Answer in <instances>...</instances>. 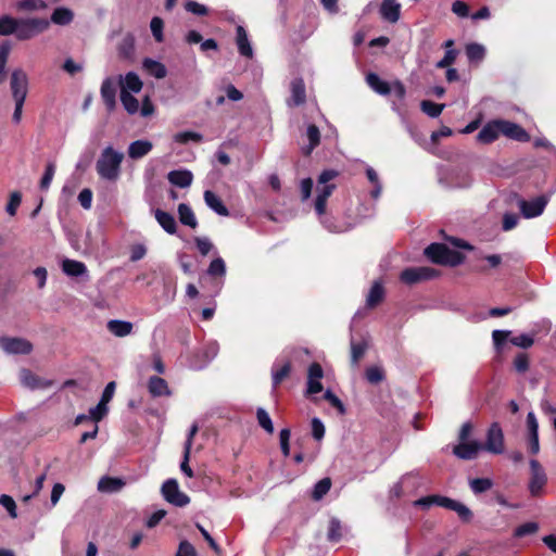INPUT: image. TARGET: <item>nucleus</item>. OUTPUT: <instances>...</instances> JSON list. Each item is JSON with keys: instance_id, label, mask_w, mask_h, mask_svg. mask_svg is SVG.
<instances>
[{"instance_id": "obj_3", "label": "nucleus", "mask_w": 556, "mask_h": 556, "mask_svg": "<svg viewBox=\"0 0 556 556\" xmlns=\"http://www.w3.org/2000/svg\"><path fill=\"white\" fill-rule=\"evenodd\" d=\"M339 173L334 169L324 170L318 177L317 197L315 200V211L321 216L326 213L327 200L336 189L334 184H328L334 179Z\"/></svg>"}, {"instance_id": "obj_48", "label": "nucleus", "mask_w": 556, "mask_h": 556, "mask_svg": "<svg viewBox=\"0 0 556 556\" xmlns=\"http://www.w3.org/2000/svg\"><path fill=\"white\" fill-rule=\"evenodd\" d=\"M55 173V164L49 162L46 166L45 174L40 180V189L48 190Z\"/></svg>"}, {"instance_id": "obj_20", "label": "nucleus", "mask_w": 556, "mask_h": 556, "mask_svg": "<svg viewBox=\"0 0 556 556\" xmlns=\"http://www.w3.org/2000/svg\"><path fill=\"white\" fill-rule=\"evenodd\" d=\"M106 328L113 336L124 338L131 334L134 325L127 320L111 319L108 321Z\"/></svg>"}, {"instance_id": "obj_12", "label": "nucleus", "mask_w": 556, "mask_h": 556, "mask_svg": "<svg viewBox=\"0 0 556 556\" xmlns=\"http://www.w3.org/2000/svg\"><path fill=\"white\" fill-rule=\"evenodd\" d=\"M483 451V446L478 441L459 442L453 447V454L464 460L477 458L478 454Z\"/></svg>"}, {"instance_id": "obj_10", "label": "nucleus", "mask_w": 556, "mask_h": 556, "mask_svg": "<svg viewBox=\"0 0 556 556\" xmlns=\"http://www.w3.org/2000/svg\"><path fill=\"white\" fill-rule=\"evenodd\" d=\"M10 87L14 101H25L28 91V77L21 70H14L11 74Z\"/></svg>"}, {"instance_id": "obj_51", "label": "nucleus", "mask_w": 556, "mask_h": 556, "mask_svg": "<svg viewBox=\"0 0 556 556\" xmlns=\"http://www.w3.org/2000/svg\"><path fill=\"white\" fill-rule=\"evenodd\" d=\"M194 243L197 245L198 251L203 256L207 255L214 248L211 240L206 237H195Z\"/></svg>"}, {"instance_id": "obj_46", "label": "nucleus", "mask_w": 556, "mask_h": 556, "mask_svg": "<svg viewBox=\"0 0 556 556\" xmlns=\"http://www.w3.org/2000/svg\"><path fill=\"white\" fill-rule=\"evenodd\" d=\"M493 486V482L489 478H476L470 481V488L473 493H482L490 490Z\"/></svg>"}, {"instance_id": "obj_26", "label": "nucleus", "mask_w": 556, "mask_h": 556, "mask_svg": "<svg viewBox=\"0 0 556 556\" xmlns=\"http://www.w3.org/2000/svg\"><path fill=\"white\" fill-rule=\"evenodd\" d=\"M366 83L378 94L388 96L391 92V84L382 80L376 73H369L366 76Z\"/></svg>"}, {"instance_id": "obj_44", "label": "nucleus", "mask_w": 556, "mask_h": 556, "mask_svg": "<svg viewBox=\"0 0 556 556\" xmlns=\"http://www.w3.org/2000/svg\"><path fill=\"white\" fill-rule=\"evenodd\" d=\"M365 376L367 381L371 384L380 383L386 377L383 369L379 366L368 367L366 369Z\"/></svg>"}, {"instance_id": "obj_61", "label": "nucleus", "mask_w": 556, "mask_h": 556, "mask_svg": "<svg viewBox=\"0 0 556 556\" xmlns=\"http://www.w3.org/2000/svg\"><path fill=\"white\" fill-rule=\"evenodd\" d=\"M0 505H2L11 515V517H16V505L14 500L7 494L0 496Z\"/></svg>"}, {"instance_id": "obj_17", "label": "nucleus", "mask_w": 556, "mask_h": 556, "mask_svg": "<svg viewBox=\"0 0 556 556\" xmlns=\"http://www.w3.org/2000/svg\"><path fill=\"white\" fill-rule=\"evenodd\" d=\"M379 13L382 20L394 24L401 17V4L397 0H382Z\"/></svg>"}, {"instance_id": "obj_23", "label": "nucleus", "mask_w": 556, "mask_h": 556, "mask_svg": "<svg viewBox=\"0 0 556 556\" xmlns=\"http://www.w3.org/2000/svg\"><path fill=\"white\" fill-rule=\"evenodd\" d=\"M116 88L111 78H106L101 85V97L109 111H113L116 105Z\"/></svg>"}, {"instance_id": "obj_39", "label": "nucleus", "mask_w": 556, "mask_h": 556, "mask_svg": "<svg viewBox=\"0 0 556 556\" xmlns=\"http://www.w3.org/2000/svg\"><path fill=\"white\" fill-rule=\"evenodd\" d=\"M207 275L211 277H224L226 275V264L222 257L214 258L206 270Z\"/></svg>"}, {"instance_id": "obj_59", "label": "nucleus", "mask_w": 556, "mask_h": 556, "mask_svg": "<svg viewBox=\"0 0 556 556\" xmlns=\"http://www.w3.org/2000/svg\"><path fill=\"white\" fill-rule=\"evenodd\" d=\"M324 396L333 407L339 410L341 415L345 414V407L342 401L334 393H332L330 390H327Z\"/></svg>"}, {"instance_id": "obj_55", "label": "nucleus", "mask_w": 556, "mask_h": 556, "mask_svg": "<svg viewBox=\"0 0 556 556\" xmlns=\"http://www.w3.org/2000/svg\"><path fill=\"white\" fill-rule=\"evenodd\" d=\"M341 523L338 519H332L329 525L328 540L337 542L341 539Z\"/></svg>"}, {"instance_id": "obj_40", "label": "nucleus", "mask_w": 556, "mask_h": 556, "mask_svg": "<svg viewBox=\"0 0 556 556\" xmlns=\"http://www.w3.org/2000/svg\"><path fill=\"white\" fill-rule=\"evenodd\" d=\"M306 135L309 141V146L304 150V153L308 155L319 144L320 132L317 126L309 125L307 127Z\"/></svg>"}, {"instance_id": "obj_41", "label": "nucleus", "mask_w": 556, "mask_h": 556, "mask_svg": "<svg viewBox=\"0 0 556 556\" xmlns=\"http://www.w3.org/2000/svg\"><path fill=\"white\" fill-rule=\"evenodd\" d=\"M121 101L129 114H136L138 112L139 102L131 93L121 90Z\"/></svg>"}, {"instance_id": "obj_1", "label": "nucleus", "mask_w": 556, "mask_h": 556, "mask_svg": "<svg viewBox=\"0 0 556 556\" xmlns=\"http://www.w3.org/2000/svg\"><path fill=\"white\" fill-rule=\"evenodd\" d=\"M123 161V152L115 150L112 146L104 148L96 163L98 175L102 179L116 181L121 176Z\"/></svg>"}, {"instance_id": "obj_22", "label": "nucleus", "mask_w": 556, "mask_h": 556, "mask_svg": "<svg viewBox=\"0 0 556 556\" xmlns=\"http://www.w3.org/2000/svg\"><path fill=\"white\" fill-rule=\"evenodd\" d=\"M236 33H237L236 41H237L239 53L242 56L252 59L253 58V49H252V46L250 43L248 34H247L244 27L241 25L237 26Z\"/></svg>"}, {"instance_id": "obj_21", "label": "nucleus", "mask_w": 556, "mask_h": 556, "mask_svg": "<svg viewBox=\"0 0 556 556\" xmlns=\"http://www.w3.org/2000/svg\"><path fill=\"white\" fill-rule=\"evenodd\" d=\"M168 181L179 188H187L192 184L193 175L188 169L170 170L167 175Z\"/></svg>"}, {"instance_id": "obj_38", "label": "nucleus", "mask_w": 556, "mask_h": 556, "mask_svg": "<svg viewBox=\"0 0 556 556\" xmlns=\"http://www.w3.org/2000/svg\"><path fill=\"white\" fill-rule=\"evenodd\" d=\"M47 3L43 0H20L16 3L18 11H42L47 9Z\"/></svg>"}, {"instance_id": "obj_56", "label": "nucleus", "mask_w": 556, "mask_h": 556, "mask_svg": "<svg viewBox=\"0 0 556 556\" xmlns=\"http://www.w3.org/2000/svg\"><path fill=\"white\" fill-rule=\"evenodd\" d=\"M510 342H511V344H514L516 346H519L522 349H528V348L532 346L534 340L531 336L522 333V334L511 338Z\"/></svg>"}, {"instance_id": "obj_64", "label": "nucleus", "mask_w": 556, "mask_h": 556, "mask_svg": "<svg viewBox=\"0 0 556 556\" xmlns=\"http://www.w3.org/2000/svg\"><path fill=\"white\" fill-rule=\"evenodd\" d=\"M176 556H197V552L191 543L182 541L179 544Z\"/></svg>"}, {"instance_id": "obj_34", "label": "nucleus", "mask_w": 556, "mask_h": 556, "mask_svg": "<svg viewBox=\"0 0 556 556\" xmlns=\"http://www.w3.org/2000/svg\"><path fill=\"white\" fill-rule=\"evenodd\" d=\"M18 18L10 15L0 16V35L10 36L16 34Z\"/></svg>"}, {"instance_id": "obj_31", "label": "nucleus", "mask_w": 556, "mask_h": 556, "mask_svg": "<svg viewBox=\"0 0 556 556\" xmlns=\"http://www.w3.org/2000/svg\"><path fill=\"white\" fill-rule=\"evenodd\" d=\"M178 217L182 225L189 226L192 229L198 227L195 215L188 204L180 203L178 205Z\"/></svg>"}, {"instance_id": "obj_58", "label": "nucleus", "mask_w": 556, "mask_h": 556, "mask_svg": "<svg viewBox=\"0 0 556 556\" xmlns=\"http://www.w3.org/2000/svg\"><path fill=\"white\" fill-rule=\"evenodd\" d=\"M185 9L188 12H190V13H192L194 15H199V16H203V15L207 14L206 7L201 4V3H198L195 1H188V2H186Z\"/></svg>"}, {"instance_id": "obj_11", "label": "nucleus", "mask_w": 556, "mask_h": 556, "mask_svg": "<svg viewBox=\"0 0 556 556\" xmlns=\"http://www.w3.org/2000/svg\"><path fill=\"white\" fill-rule=\"evenodd\" d=\"M0 346L8 354H29L33 351V344L23 338H0Z\"/></svg>"}, {"instance_id": "obj_9", "label": "nucleus", "mask_w": 556, "mask_h": 556, "mask_svg": "<svg viewBox=\"0 0 556 556\" xmlns=\"http://www.w3.org/2000/svg\"><path fill=\"white\" fill-rule=\"evenodd\" d=\"M438 276V271L431 267H410L401 273L400 279L406 285H415Z\"/></svg>"}, {"instance_id": "obj_32", "label": "nucleus", "mask_w": 556, "mask_h": 556, "mask_svg": "<svg viewBox=\"0 0 556 556\" xmlns=\"http://www.w3.org/2000/svg\"><path fill=\"white\" fill-rule=\"evenodd\" d=\"M125 485V482L119 478L103 477L98 483V490L101 492H117Z\"/></svg>"}, {"instance_id": "obj_24", "label": "nucleus", "mask_w": 556, "mask_h": 556, "mask_svg": "<svg viewBox=\"0 0 556 556\" xmlns=\"http://www.w3.org/2000/svg\"><path fill=\"white\" fill-rule=\"evenodd\" d=\"M153 144L149 140H136L128 147V156L138 160L151 152Z\"/></svg>"}, {"instance_id": "obj_15", "label": "nucleus", "mask_w": 556, "mask_h": 556, "mask_svg": "<svg viewBox=\"0 0 556 556\" xmlns=\"http://www.w3.org/2000/svg\"><path fill=\"white\" fill-rule=\"evenodd\" d=\"M500 135H502L501 131V119H494L491 122H488L482 129L477 135V141L483 144H489L494 142Z\"/></svg>"}, {"instance_id": "obj_47", "label": "nucleus", "mask_w": 556, "mask_h": 556, "mask_svg": "<svg viewBox=\"0 0 556 556\" xmlns=\"http://www.w3.org/2000/svg\"><path fill=\"white\" fill-rule=\"evenodd\" d=\"M367 349L366 342H351V358L353 364H357L365 354Z\"/></svg>"}, {"instance_id": "obj_36", "label": "nucleus", "mask_w": 556, "mask_h": 556, "mask_svg": "<svg viewBox=\"0 0 556 556\" xmlns=\"http://www.w3.org/2000/svg\"><path fill=\"white\" fill-rule=\"evenodd\" d=\"M331 479L326 477L319 480L313 489L312 498L314 501H320L331 489Z\"/></svg>"}, {"instance_id": "obj_27", "label": "nucleus", "mask_w": 556, "mask_h": 556, "mask_svg": "<svg viewBox=\"0 0 556 556\" xmlns=\"http://www.w3.org/2000/svg\"><path fill=\"white\" fill-rule=\"evenodd\" d=\"M155 219L160 226L169 235H174L177 230V224L174 216L165 211L157 208L154 212Z\"/></svg>"}, {"instance_id": "obj_28", "label": "nucleus", "mask_w": 556, "mask_h": 556, "mask_svg": "<svg viewBox=\"0 0 556 556\" xmlns=\"http://www.w3.org/2000/svg\"><path fill=\"white\" fill-rule=\"evenodd\" d=\"M141 88L142 81L136 73L129 72L124 78L121 76V90H125L129 93H137Z\"/></svg>"}, {"instance_id": "obj_29", "label": "nucleus", "mask_w": 556, "mask_h": 556, "mask_svg": "<svg viewBox=\"0 0 556 556\" xmlns=\"http://www.w3.org/2000/svg\"><path fill=\"white\" fill-rule=\"evenodd\" d=\"M62 270L67 276L78 277L87 273V267L83 262L66 258L62 263Z\"/></svg>"}, {"instance_id": "obj_60", "label": "nucleus", "mask_w": 556, "mask_h": 556, "mask_svg": "<svg viewBox=\"0 0 556 556\" xmlns=\"http://www.w3.org/2000/svg\"><path fill=\"white\" fill-rule=\"evenodd\" d=\"M312 435L316 440H321L325 435V426L319 418L312 419Z\"/></svg>"}, {"instance_id": "obj_16", "label": "nucleus", "mask_w": 556, "mask_h": 556, "mask_svg": "<svg viewBox=\"0 0 556 556\" xmlns=\"http://www.w3.org/2000/svg\"><path fill=\"white\" fill-rule=\"evenodd\" d=\"M291 96L287 100L288 106H300L306 102L305 84L302 78H294L290 84Z\"/></svg>"}, {"instance_id": "obj_54", "label": "nucleus", "mask_w": 556, "mask_h": 556, "mask_svg": "<svg viewBox=\"0 0 556 556\" xmlns=\"http://www.w3.org/2000/svg\"><path fill=\"white\" fill-rule=\"evenodd\" d=\"M457 54H458V52L455 49L446 50L444 56L437 63L435 66L438 68L448 67L450 65H452L455 62Z\"/></svg>"}, {"instance_id": "obj_33", "label": "nucleus", "mask_w": 556, "mask_h": 556, "mask_svg": "<svg viewBox=\"0 0 556 556\" xmlns=\"http://www.w3.org/2000/svg\"><path fill=\"white\" fill-rule=\"evenodd\" d=\"M143 68L155 78H164L167 74L166 67L159 61L146 59L143 61Z\"/></svg>"}, {"instance_id": "obj_42", "label": "nucleus", "mask_w": 556, "mask_h": 556, "mask_svg": "<svg viewBox=\"0 0 556 556\" xmlns=\"http://www.w3.org/2000/svg\"><path fill=\"white\" fill-rule=\"evenodd\" d=\"M421 111L430 117H438L444 110V104H438L429 100H424L420 103Z\"/></svg>"}, {"instance_id": "obj_6", "label": "nucleus", "mask_w": 556, "mask_h": 556, "mask_svg": "<svg viewBox=\"0 0 556 556\" xmlns=\"http://www.w3.org/2000/svg\"><path fill=\"white\" fill-rule=\"evenodd\" d=\"M161 492L165 501L177 507H184L190 502V497L179 490L176 479L166 480L162 485Z\"/></svg>"}, {"instance_id": "obj_45", "label": "nucleus", "mask_w": 556, "mask_h": 556, "mask_svg": "<svg viewBox=\"0 0 556 556\" xmlns=\"http://www.w3.org/2000/svg\"><path fill=\"white\" fill-rule=\"evenodd\" d=\"M256 417L258 425L268 433L274 432V425L273 421L268 415V413L264 408H257L256 410Z\"/></svg>"}, {"instance_id": "obj_25", "label": "nucleus", "mask_w": 556, "mask_h": 556, "mask_svg": "<svg viewBox=\"0 0 556 556\" xmlns=\"http://www.w3.org/2000/svg\"><path fill=\"white\" fill-rule=\"evenodd\" d=\"M205 204L219 216H228L229 211L222 199L211 190L204 192Z\"/></svg>"}, {"instance_id": "obj_5", "label": "nucleus", "mask_w": 556, "mask_h": 556, "mask_svg": "<svg viewBox=\"0 0 556 556\" xmlns=\"http://www.w3.org/2000/svg\"><path fill=\"white\" fill-rule=\"evenodd\" d=\"M530 479L528 483L529 492L532 496H540L547 483V476L542 465L536 459L530 463Z\"/></svg>"}, {"instance_id": "obj_4", "label": "nucleus", "mask_w": 556, "mask_h": 556, "mask_svg": "<svg viewBox=\"0 0 556 556\" xmlns=\"http://www.w3.org/2000/svg\"><path fill=\"white\" fill-rule=\"evenodd\" d=\"M50 27V22L43 17L18 18L15 37L18 40H30L45 33Z\"/></svg>"}, {"instance_id": "obj_30", "label": "nucleus", "mask_w": 556, "mask_h": 556, "mask_svg": "<svg viewBox=\"0 0 556 556\" xmlns=\"http://www.w3.org/2000/svg\"><path fill=\"white\" fill-rule=\"evenodd\" d=\"M74 20V13L72 10L61 7L56 8L53 13L51 14V21L50 23H53L55 25L65 26L73 22Z\"/></svg>"}, {"instance_id": "obj_49", "label": "nucleus", "mask_w": 556, "mask_h": 556, "mask_svg": "<svg viewBox=\"0 0 556 556\" xmlns=\"http://www.w3.org/2000/svg\"><path fill=\"white\" fill-rule=\"evenodd\" d=\"M108 404L99 402L97 406L89 409V418L99 422L108 414Z\"/></svg>"}, {"instance_id": "obj_52", "label": "nucleus", "mask_w": 556, "mask_h": 556, "mask_svg": "<svg viewBox=\"0 0 556 556\" xmlns=\"http://www.w3.org/2000/svg\"><path fill=\"white\" fill-rule=\"evenodd\" d=\"M539 530V526L536 522H526L515 530V535L518 538H522L529 534H534Z\"/></svg>"}, {"instance_id": "obj_62", "label": "nucleus", "mask_w": 556, "mask_h": 556, "mask_svg": "<svg viewBox=\"0 0 556 556\" xmlns=\"http://www.w3.org/2000/svg\"><path fill=\"white\" fill-rule=\"evenodd\" d=\"M514 366L518 372H525L529 368V358L526 353H520L514 361Z\"/></svg>"}, {"instance_id": "obj_8", "label": "nucleus", "mask_w": 556, "mask_h": 556, "mask_svg": "<svg viewBox=\"0 0 556 556\" xmlns=\"http://www.w3.org/2000/svg\"><path fill=\"white\" fill-rule=\"evenodd\" d=\"M548 202L549 195L543 194L529 201L525 199H519L518 207L520 210L521 215L525 218H534L540 216L544 212Z\"/></svg>"}, {"instance_id": "obj_50", "label": "nucleus", "mask_w": 556, "mask_h": 556, "mask_svg": "<svg viewBox=\"0 0 556 556\" xmlns=\"http://www.w3.org/2000/svg\"><path fill=\"white\" fill-rule=\"evenodd\" d=\"M163 27H164V23L161 17L155 16L151 20L150 28L153 34V37L155 38V40L157 42L163 41Z\"/></svg>"}, {"instance_id": "obj_37", "label": "nucleus", "mask_w": 556, "mask_h": 556, "mask_svg": "<svg viewBox=\"0 0 556 556\" xmlns=\"http://www.w3.org/2000/svg\"><path fill=\"white\" fill-rule=\"evenodd\" d=\"M466 55L469 62L479 63L484 59L485 49L479 43H469L466 46Z\"/></svg>"}, {"instance_id": "obj_35", "label": "nucleus", "mask_w": 556, "mask_h": 556, "mask_svg": "<svg viewBox=\"0 0 556 556\" xmlns=\"http://www.w3.org/2000/svg\"><path fill=\"white\" fill-rule=\"evenodd\" d=\"M291 372V362L287 361L280 368L271 370L273 387L276 389Z\"/></svg>"}, {"instance_id": "obj_2", "label": "nucleus", "mask_w": 556, "mask_h": 556, "mask_svg": "<svg viewBox=\"0 0 556 556\" xmlns=\"http://www.w3.org/2000/svg\"><path fill=\"white\" fill-rule=\"evenodd\" d=\"M425 254L431 262L440 265L457 266L464 262V256L459 252L448 249L443 243H431L425 249Z\"/></svg>"}, {"instance_id": "obj_43", "label": "nucleus", "mask_w": 556, "mask_h": 556, "mask_svg": "<svg viewBox=\"0 0 556 556\" xmlns=\"http://www.w3.org/2000/svg\"><path fill=\"white\" fill-rule=\"evenodd\" d=\"M203 136L195 131H181L174 135V141L180 144H186L189 141L201 142Z\"/></svg>"}, {"instance_id": "obj_19", "label": "nucleus", "mask_w": 556, "mask_h": 556, "mask_svg": "<svg viewBox=\"0 0 556 556\" xmlns=\"http://www.w3.org/2000/svg\"><path fill=\"white\" fill-rule=\"evenodd\" d=\"M384 296L386 290L382 282L380 280L374 281L366 298V306L375 308L384 300Z\"/></svg>"}, {"instance_id": "obj_63", "label": "nucleus", "mask_w": 556, "mask_h": 556, "mask_svg": "<svg viewBox=\"0 0 556 556\" xmlns=\"http://www.w3.org/2000/svg\"><path fill=\"white\" fill-rule=\"evenodd\" d=\"M78 201L85 210H89L92 203V191L88 188L83 189L78 194Z\"/></svg>"}, {"instance_id": "obj_18", "label": "nucleus", "mask_w": 556, "mask_h": 556, "mask_svg": "<svg viewBox=\"0 0 556 556\" xmlns=\"http://www.w3.org/2000/svg\"><path fill=\"white\" fill-rule=\"evenodd\" d=\"M148 391L152 397L170 396L172 390L165 379L152 376L148 380Z\"/></svg>"}, {"instance_id": "obj_53", "label": "nucleus", "mask_w": 556, "mask_h": 556, "mask_svg": "<svg viewBox=\"0 0 556 556\" xmlns=\"http://www.w3.org/2000/svg\"><path fill=\"white\" fill-rule=\"evenodd\" d=\"M22 202L21 193L15 191L10 195V201L7 204L5 211L10 216H15L16 211Z\"/></svg>"}, {"instance_id": "obj_14", "label": "nucleus", "mask_w": 556, "mask_h": 556, "mask_svg": "<svg viewBox=\"0 0 556 556\" xmlns=\"http://www.w3.org/2000/svg\"><path fill=\"white\" fill-rule=\"evenodd\" d=\"M501 131L503 136L519 142L530 140V135L520 125L509 121L501 119Z\"/></svg>"}, {"instance_id": "obj_13", "label": "nucleus", "mask_w": 556, "mask_h": 556, "mask_svg": "<svg viewBox=\"0 0 556 556\" xmlns=\"http://www.w3.org/2000/svg\"><path fill=\"white\" fill-rule=\"evenodd\" d=\"M20 380L24 387L30 390L48 389L53 386V380L40 378L26 368L21 370Z\"/></svg>"}, {"instance_id": "obj_7", "label": "nucleus", "mask_w": 556, "mask_h": 556, "mask_svg": "<svg viewBox=\"0 0 556 556\" xmlns=\"http://www.w3.org/2000/svg\"><path fill=\"white\" fill-rule=\"evenodd\" d=\"M483 451L492 454H502L505 450L504 433L498 422H493L485 435V443L482 444Z\"/></svg>"}, {"instance_id": "obj_57", "label": "nucleus", "mask_w": 556, "mask_h": 556, "mask_svg": "<svg viewBox=\"0 0 556 556\" xmlns=\"http://www.w3.org/2000/svg\"><path fill=\"white\" fill-rule=\"evenodd\" d=\"M290 430L289 429H282L279 433V440H280V448L283 454V456L288 457L290 455Z\"/></svg>"}]
</instances>
